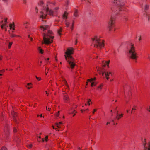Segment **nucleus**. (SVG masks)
Returning a JSON list of instances; mask_svg holds the SVG:
<instances>
[{
    "label": "nucleus",
    "mask_w": 150,
    "mask_h": 150,
    "mask_svg": "<svg viewBox=\"0 0 150 150\" xmlns=\"http://www.w3.org/2000/svg\"><path fill=\"white\" fill-rule=\"evenodd\" d=\"M73 48H68L67 50L65 52L66 54L64 55L65 59L68 62L69 66V67H68L72 69H73L76 65L75 59L71 56L73 54Z\"/></svg>",
    "instance_id": "1"
},
{
    "label": "nucleus",
    "mask_w": 150,
    "mask_h": 150,
    "mask_svg": "<svg viewBox=\"0 0 150 150\" xmlns=\"http://www.w3.org/2000/svg\"><path fill=\"white\" fill-rule=\"evenodd\" d=\"M52 33V32L50 30L48 31V33H43L42 34L43 38V41L42 44H50L52 42V39L54 38V36H52L50 34Z\"/></svg>",
    "instance_id": "2"
},
{
    "label": "nucleus",
    "mask_w": 150,
    "mask_h": 150,
    "mask_svg": "<svg viewBox=\"0 0 150 150\" xmlns=\"http://www.w3.org/2000/svg\"><path fill=\"white\" fill-rule=\"evenodd\" d=\"M128 50L129 57L133 59H136L137 57V53L135 52L134 44L132 43L130 44L128 47Z\"/></svg>",
    "instance_id": "3"
},
{
    "label": "nucleus",
    "mask_w": 150,
    "mask_h": 150,
    "mask_svg": "<svg viewBox=\"0 0 150 150\" xmlns=\"http://www.w3.org/2000/svg\"><path fill=\"white\" fill-rule=\"evenodd\" d=\"M94 47L101 48L104 46V42L101 41L97 36H95L94 38H92Z\"/></svg>",
    "instance_id": "4"
},
{
    "label": "nucleus",
    "mask_w": 150,
    "mask_h": 150,
    "mask_svg": "<svg viewBox=\"0 0 150 150\" xmlns=\"http://www.w3.org/2000/svg\"><path fill=\"white\" fill-rule=\"evenodd\" d=\"M114 3L116 4L117 7V9L116 10V13L118 14L119 11H124V7L125 4L122 0H114Z\"/></svg>",
    "instance_id": "5"
},
{
    "label": "nucleus",
    "mask_w": 150,
    "mask_h": 150,
    "mask_svg": "<svg viewBox=\"0 0 150 150\" xmlns=\"http://www.w3.org/2000/svg\"><path fill=\"white\" fill-rule=\"evenodd\" d=\"M115 18L112 16H111L110 18L109 21L108 22V27L110 31H111L112 28L114 26V21Z\"/></svg>",
    "instance_id": "6"
},
{
    "label": "nucleus",
    "mask_w": 150,
    "mask_h": 150,
    "mask_svg": "<svg viewBox=\"0 0 150 150\" xmlns=\"http://www.w3.org/2000/svg\"><path fill=\"white\" fill-rule=\"evenodd\" d=\"M49 4H48L47 5V7H45L43 8V10L45 11L46 13H47L49 14L51 16H52L53 15V11L49 9Z\"/></svg>",
    "instance_id": "7"
},
{
    "label": "nucleus",
    "mask_w": 150,
    "mask_h": 150,
    "mask_svg": "<svg viewBox=\"0 0 150 150\" xmlns=\"http://www.w3.org/2000/svg\"><path fill=\"white\" fill-rule=\"evenodd\" d=\"M143 150H150V142L149 143L148 146H146V142L143 143Z\"/></svg>",
    "instance_id": "8"
},
{
    "label": "nucleus",
    "mask_w": 150,
    "mask_h": 150,
    "mask_svg": "<svg viewBox=\"0 0 150 150\" xmlns=\"http://www.w3.org/2000/svg\"><path fill=\"white\" fill-rule=\"evenodd\" d=\"M40 13L41 15L40 16V18L42 19H45L47 15L45 14L42 11H41Z\"/></svg>",
    "instance_id": "9"
},
{
    "label": "nucleus",
    "mask_w": 150,
    "mask_h": 150,
    "mask_svg": "<svg viewBox=\"0 0 150 150\" xmlns=\"http://www.w3.org/2000/svg\"><path fill=\"white\" fill-rule=\"evenodd\" d=\"M49 26L47 25H45L44 26H40V28L43 31H45L48 29Z\"/></svg>",
    "instance_id": "10"
},
{
    "label": "nucleus",
    "mask_w": 150,
    "mask_h": 150,
    "mask_svg": "<svg viewBox=\"0 0 150 150\" xmlns=\"http://www.w3.org/2000/svg\"><path fill=\"white\" fill-rule=\"evenodd\" d=\"M74 16L75 17H78V11L77 9H75V10Z\"/></svg>",
    "instance_id": "11"
},
{
    "label": "nucleus",
    "mask_w": 150,
    "mask_h": 150,
    "mask_svg": "<svg viewBox=\"0 0 150 150\" xmlns=\"http://www.w3.org/2000/svg\"><path fill=\"white\" fill-rule=\"evenodd\" d=\"M69 98L67 94H66L65 95H64V100L65 101L67 102L69 100Z\"/></svg>",
    "instance_id": "12"
},
{
    "label": "nucleus",
    "mask_w": 150,
    "mask_h": 150,
    "mask_svg": "<svg viewBox=\"0 0 150 150\" xmlns=\"http://www.w3.org/2000/svg\"><path fill=\"white\" fill-rule=\"evenodd\" d=\"M109 74H111V72H105V77L107 80L109 79L108 76L109 75Z\"/></svg>",
    "instance_id": "13"
},
{
    "label": "nucleus",
    "mask_w": 150,
    "mask_h": 150,
    "mask_svg": "<svg viewBox=\"0 0 150 150\" xmlns=\"http://www.w3.org/2000/svg\"><path fill=\"white\" fill-rule=\"evenodd\" d=\"M118 117H117V116L116 117L115 119L117 118V120H119L121 118V117H123V114H120L119 115H118Z\"/></svg>",
    "instance_id": "14"
},
{
    "label": "nucleus",
    "mask_w": 150,
    "mask_h": 150,
    "mask_svg": "<svg viewBox=\"0 0 150 150\" xmlns=\"http://www.w3.org/2000/svg\"><path fill=\"white\" fill-rule=\"evenodd\" d=\"M38 50L39 51V52L41 54H43V50L42 49L40 48V47H39L38 48Z\"/></svg>",
    "instance_id": "15"
},
{
    "label": "nucleus",
    "mask_w": 150,
    "mask_h": 150,
    "mask_svg": "<svg viewBox=\"0 0 150 150\" xmlns=\"http://www.w3.org/2000/svg\"><path fill=\"white\" fill-rule=\"evenodd\" d=\"M65 25L67 27H69L70 25V23L69 22H67L66 20L65 21Z\"/></svg>",
    "instance_id": "16"
},
{
    "label": "nucleus",
    "mask_w": 150,
    "mask_h": 150,
    "mask_svg": "<svg viewBox=\"0 0 150 150\" xmlns=\"http://www.w3.org/2000/svg\"><path fill=\"white\" fill-rule=\"evenodd\" d=\"M62 28H60V29L57 31L59 35H61V32L62 31Z\"/></svg>",
    "instance_id": "17"
},
{
    "label": "nucleus",
    "mask_w": 150,
    "mask_h": 150,
    "mask_svg": "<svg viewBox=\"0 0 150 150\" xmlns=\"http://www.w3.org/2000/svg\"><path fill=\"white\" fill-rule=\"evenodd\" d=\"M62 122H59L58 123H56V125H57V126L58 128H60V125L62 124Z\"/></svg>",
    "instance_id": "18"
},
{
    "label": "nucleus",
    "mask_w": 150,
    "mask_h": 150,
    "mask_svg": "<svg viewBox=\"0 0 150 150\" xmlns=\"http://www.w3.org/2000/svg\"><path fill=\"white\" fill-rule=\"evenodd\" d=\"M98 71H99L100 74H101L102 76H103L105 74V72L103 71L98 70Z\"/></svg>",
    "instance_id": "19"
},
{
    "label": "nucleus",
    "mask_w": 150,
    "mask_h": 150,
    "mask_svg": "<svg viewBox=\"0 0 150 150\" xmlns=\"http://www.w3.org/2000/svg\"><path fill=\"white\" fill-rule=\"evenodd\" d=\"M96 79V78H91L90 79H88V81L90 82H91L93 80H95Z\"/></svg>",
    "instance_id": "20"
},
{
    "label": "nucleus",
    "mask_w": 150,
    "mask_h": 150,
    "mask_svg": "<svg viewBox=\"0 0 150 150\" xmlns=\"http://www.w3.org/2000/svg\"><path fill=\"white\" fill-rule=\"evenodd\" d=\"M27 146L28 148H31L32 146V144H27Z\"/></svg>",
    "instance_id": "21"
},
{
    "label": "nucleus",
    "mask_w": 150,
    "mask_h": 150,
    "mask_svg": "<svg viewBox=\"0 0 150 150\" xmlns=\"http://www.w3.org/2000/svg\"><path fill=\"white\" fill-rule=\"evenodd\" d=\"M68 13L66 11L64 13L63 15V17H65L67 16Z\"/></svg>",
    "instance_id": "22"
},
{
    "label": "nucleus",
    "mask_w": 150,
    "mask_h": 150,
    "mask_svg": "<svg viewBox=\"0 0 150 150\" xmlns=\"http://www.w3.org/2000/svg\"><path fill=\"white\" fill-rule=\"evenodd\" d=\"M13 43V42H10L9 43V44L8 45V48L10 49L11 48V45Z\"/></svg>",
    "instance_id": "23"
},
{
    "label": "nucleus",
    "mask_w": 150,
    "mask_h": 150,
    "mask_svg": "<svg viewBox=\"0 0 150 150\" xmlns=\"http://www.w3.org/2000/svg\"><path fill=\"white\" fill-rule=\"evenodd\" d=\"M103 84H101L99 86L97 87V89L99 90V89H101L102 88V86H103Z\"/></svg>",
    "instance_id": "24"
},
{
    "label": "nucleus",
    "mask_w": 150,
    "mask_h": 150,
    "mask_svg": "<svg viewBox=\"0 0 150 150\" xmlns=\"http://www.w3.org/2000/svg\"><path fill=\"white\" fill-rule=\"evenodd\" d=\"M148 9V6L147 5H146L145 6L144 9L145 11L147 10Z\"/></svg>",
    "instance_id": "25"
},
{
    "label": "nucleus",
    "mask_w": 150,
    "mask_h": 150,
    "mask_svg": "<svg viewBox=\"0 0 150 150\" xmlns=\"http://www.w3.org/2000/svg\"><path fill=\"white\" fill-rule=\"evenodd\" d=\"M90 102L91 103H92L91 100L90 99H89V100H87V103L89 105H90Z\"/></svg>",
    "instance_id": "26"
},
{
    "label": "nucleus",
    "mask_w": 150,
    "mask_h": 150,
    "mask_svg": "<svg viewBox=\"0 0 150 150\" xmlns=\"http://www.w3.org/2000/svg\"><path fill=\"white\" fill-rule=\"evenodd\" d=\"M14 23L13 22V24H10L9 25V26H10V29H12V28H13V25H14Z\"/></svg>",
    "instance_id": "27"
},
{
    "label": "nucleus",
    "mask_w": 150,
    "mask_h": 150,
    "mask_svg": "<svg viewBox=\"0 0 150 150\" xmlns=\"http://www.w3.org/2000/svg\"><path fill=\"white\" fill-rule=\"evenodd\" d=\"M144 16L145 17H146L147 18H148V19L149 20V16L148 15H147V14L146 13H144Z\"/></svg>",
    "instance_id": "28"
},
{
    "label": "nucleus",
    "mask_w": 150,
    "mask_h": 150,
    "mask_svg": "<svg viewBox=\"0 0 150 150\" xmlns=\"http://www.w3.org/2000/svg\"><path fill=\"white\" fill-rule=\"evenodd\" d=\"M110 62V60H109V61H108L106 62V64L108 66V67H109V64Z\"/></svg>",
    "instance_id": "29"
},
{
    "label": "nucleus",
    "mask_w": 150,
    "mask_h": 150,
    "mask_svg": "<svg viewBox=\"0 0 150 150\" xmlns=\"http://www.w3.org/2000/svg\"><path fill=\"white\" fill-rule=\"evenodd\" d=\"M69 4V1L68 0H67V2H66V6L67 7L68 5Z\"/></svg>",
    "instance_id": "30"
},
{
    "label": "nucleus",
    "mask_w": 150,
    "mask_h": 150,
    "mask_svg": "<svg viewBox=\"0 0 150 150\" xmlns=\"http://www.w3.org/2000/svg\"><path fill=\"white\" fill-rule=\"evenodd\" d=\"M96 84V83H95L94 82H93L91 83V86H95Z\"/></svg>",
    "instance_id": "31"
},
{
    "label": "nucleus",
    "mask_w": 150,
    "mask_h": 150,
    "mask_svg": "<svg viewBox=\"0 0 150 150\" xmlns=\"http://www.w3.org/2000/svg\"><path fill=\"white\" fill-rule=\"evenodd\" d=\"M1 150H7V149L5 147H3Z\"/></svg>",
    "instance_id": "32"
},
{
    "label": "nucleus",
    "mask_w": 150,
    "mask_h": 150,
    "mask_svg": "<svg viewBox=\"0 0 150 150\" xmlns=\"http://www.w3.org/2000/svg\"><path fill=\"white\" fill-rule=\"evenodd\" d=\"M7 18H5V19H4L5 23H7Z\"/></svg>",
    "instance_id": "33"
},
{
    "label": "nucleus",
    "mask_w": 150,
    "mask_h": 150,
    "mask_svg": "<svg viewBox=\"0 0 150 150\" xmlns=\"http://www.w3.org/2000/svg\"><path fill=\"white\" fill-rule=\"evenodd\" d=\"M13 88L12 86H11V87H9V89H10L12 91H13Z\"/></svg>",
    "instance_id": "34"
},
{
    "label": "nucleus",
    "mask_w": 150,
    "mask_h": 150,
    "mask_svg": "<svg viewBox=\"0 0 150 150\" xmlns=\"http://www.w3.org/2000/svg\"><path fill=\"white\" fill-rule=\"evenodd\" d=\"M35 77H36V78L38 80V81H40L41 79V78H39V77H38L36 76H35Z\"/></svg>",
    "instance_id": "35"
},
{
    "label": "nucleus",
    "mask_w": 150,
    "mask_h": 150,
    "mask_svg": "<svg viewBox=\"0 0 150 150\" xmlns=\"http://www.w3.org/2000/svg\"><path fill=\"white\" fill-rule=\"evenodd\" d=\"M59 115V111H58L57 113L56 114V115L57 117H58Z\"/></svg>",
    "instance_id": "36"
},
{
    "label": "nucleus",
    "mask_w": 150,
    "mask_h": 150,
    "mask_svg": "<svg viewBox=\"0 0 150 150\" xmlns=\"http://www.w3.org/2000/svg\"><path fill=\"white\" fill-rule=\"evenodd\" d=\"M11 36L12 37H14L15 36H17V35L14 34H12L11 35Z\"/></svg>",
    "instance_id": "37"
},
{
    "label": "nucleus",
    "mask_w": 150,
    "mask_h": 150,
    "mask_svg": "<svg viewBox=\"0 0 150 150\" xmlns=\"http://www.w3.org/2000/svg\"><path fill=\"white\" fill-rule=\"evenodd\" d=\"M75 39H76V41H75V44H76L77 42V37H76L75 38Z\"/></svg>",
    "instance_id": "38"
},
{
    "label": "nucleus",
    "mask_w": 150,
    "mask_h": 150,
    "mask_svg": "<svg viewBox=\"0 0 150 150\" xmlns=\"http://www.w3.org/2000/svg\"><path fill=\"white\" fill-rule=\"evenodd\" d=\"M43 4V2L41 1H40V3H39V5H40V6H41Z\"/></svg>",
    "instance_id": "39"
},
{
    "label": "nucleus",
    "mask_w": 150,
    "mask_h": 150,
    "mask_svg": "<svg viewBox=\"0 0 150 150\" xmlns=\"http://www.w3.org/2000/svg\"><path fill=\"white\" fill-rule=\"evenodd\" d=\"M45 140L46 141H47L48 140V136H46L45 137Z\"/></svg>",
    "instance_id": "40"
},
{
    "label": "nucleus",
    "mask_w": 150,
    "mask_h": 150,
    "mask_svg": "<svg viewBox=\"0 0 150 150\" xmlns=\"http://www.w3.org/2000/svg\"><path fill=\"white\" fill-rule=\"evenodd\" d=\"M38 10L37 7H36L35 8V11L37 13H38Z\"/></svg>",
    "instance_id": "41"
},
{
    "label": "nucleus",
    "mask_w": 150,
    "mask_h": 150,
    "mask_svg": "<svg viewBox=\"0 0 150 150\" xmlns=\"http://www.w3.org/2000/svg\"><path fill=\"white\" fill-rule=\"evenodd\" d=\"M13 132H16V128H14L13 130Z\"/></svg>",
    "instance_id": "42"
},
{
    "label": "nucleus",
    "mask_w": 150,
    "mask_h": 150,
    "mask_svg": "<svg viewBox=\"0 0 150 150\" xmlns=\"http://www.w3.org/2000/svg\"><path fill=\"white\" fill-rule=\"evenodd\" d=\"M32 84L31 83H28L27 84V85L28 86H30V85H32Z\"/></svg>",
    "instance_id": "43"
},
{
    "label": "nucleus",
    "mask_w": 150,
    "mask_h": 150,
    "mask_svg": "<svg viewBox=\"0 0 150 150\" xmlns=\"http://www.w3.org/2000/svg\"><path fill=\"white\" fill-rule=\"evenodd\" d=\"M1 28H2V29H3L4 28V25H3V24H2L1 26Z\"/></svg>",
    "instance_id": "44"
},
{
    "label": "nucleus",
    "mask_w": 150,
    "mask_h": 150,
    "mask_svg": "<svg viewBox=\"0 0 150 150\" xmlns=\"http://www.w3.org/2000/svg\"><path fill=\"white\" fill-rule=\"evenodd\" d=\"M5 71V70L3 69L2 70V71H0V73H3Z\"/></svg>",
    "instance_id": "45"
},
{
    "label": "nucleus",
    "mask_w": 150,
    "mask_h": 150,
    "mask_svg": "<svg viewBox=\"0 0 150 150\" xmlns=\"http://www.w3.org/2000/svg\"><path fill=\"white\" fill-rule=\"evenodd\" d=\"M149 109L148 108H147L146 109H147V110L149 111V112H150V106H149Z\"/></svg>",
    "instance_id": "46"
},
{
    "label": "nucleus",
    "mask_w": 150,
    "mask_h": 150,
    "mask_svg": "<svg viewBox=\"0 0 150 150\" xmlns=\"http://www.w3.org/2000/svg\"><path fill=\"white\" fill-rule=\"evenodd\" d=\"M96 111V109H94L93 110V114Z\"/></svg>",
    "instance_id": "47"
},
{
    "label": "nucleus",
    "mask_w": 150,
    "mask_h": 150,
    "mask_svg": "<svg viewBox=\"0 0 150 150\" xmlns=\"http://www.w3.org/2000/svg\"><path fill=\"white\" fill-rule=\"evenodd\" d=\"M23 3L25 4L26 3V0H23Z\"/></svg>",
    "instance_id": "48"
},
{
    "label": "nucleus",
    "mask_w": 150,
    "mask_h": 150,
    "mask_svg": "<svg viewBox=\"0 0 150 150\" xmlns=\"http://www.w3.org/2000/svg\"><path fill=\"white\" fill-rule=\"evenodd\" d=\"M63 18L64 19H66L67 18V16H66V17H63Z\"/></svg>",
    "instance_id": "49"
},
{
    "label": "nucleus",
    "mask_w": 150,
    "mask_h": 150,
    "mask_svg": "<svg viewBox=\"0 0 150 150\" xmlns=\"http://www.w3.org/2000/svg\"><path fill=\"white\" fill-rule=\"evenodd\" d=\"M74 26H73L71 25V27H70V28L71 30H72L73 29Z\"/></svg>",
    "instance_id": "50"
},
{
    "label": "nucleus",
    "mask_w": 150,
    "mask_h": 150,
    "mask_svg": "<svg viewBox=\"0 0 150 150\" xmlns=\"http://www.w3.org/2000/svg\"><path fill=\"white\" fill-rule=\"evenodd\" d=\"M52 127H53V129H55L56 130H57V128H54V126H52Z\"/></svg>",
    "instance_id": "51"
},
{
    "label": "nucleus",
    "mask_w": 150,
    "mask_h": 150,
    "mask_svg": "<svg viewBox=\"0 0 150 150\" xmlns=\"http://www.w3.org/2000/svg\"><path fill=\"white\" fill-rule=\"evenodd\" d=\"M6 24L7 23H5L4 24H3V25H4V26H7V27H8V26H7V25H6Z\"/></svg>",
    "instance_id": "52"
},
{
    "label": "nucleus",
    "mask_w": 150,
    "mask_h": 150,
    "mask_svg": "<svg viewBox=\"0 0 150 150\" xmlns=\"http://www.w3.org/2000/svg\"><path fill=\"white\" fill-rule=\"evenodd\" d=\"M64 82L65 84L66 85H67V81H64Z\"/></svg>",
    "instance_id": "53"
},
{
    "label": "nucleus",
    "mask_w": 150,
    "mask_h": 150,
    "mask_svg": "<svg viewBox=\"0 0 150 150\" xmlns=\"http://www.w3.org/2000/svg\"><path fill=\"white\" fill-rule=\"evenodd\" d=\"M32 87V86H30V87H28L27 88L28 89H30V88H31Z\"/></svg>",
    "instance_id": "54"
},
{
    "label": "nucleus",
    "mask_w": 150,
    "mask_h": 150,
    "mask_svg": "<svg viewBox=\"0 0 150 150\" xmlns=\"http://www.w3.org/2000/svg\"><path fill=\"white\" fill-rule=\"evenodd\" d=\"M74 21H73V22L72 23V26H74Z\"/></svg>",
    "instance_id": "55"
},
{
    "label": "nucleus",
    "mask_w": 150,
    "mask_h": 150,
    "mask_svg": "<svg viewBox=\"0 0 150 150\" xmlns=\"http://www.w3.org/2000/svg\"><path fill=\"white\" fill-rule=\"evenodd\" d=\"M42 142H44V138H42Z\"/></svg>",
    "instance_id": "56"
},
{
    "label": "nucleus",
    "mask_w": 150,
    "mask_h": 150,
    "mask_svg": "<svg viewBox=\"0 0 150 150\" xmlns=\"http://www.w3.org/2000/svg\"><path fill=\"white\" fill-rule=\"evenodd\" d=\"M3 1L6 2L7 1V0H2Z\"/></svg>",
    "instance_id": "57"
},
{
    "label": "nucleus",
    "mask_w": 150,
    "mask_h": 150,
    "mask_svg": "<svg viewBox=\"0 0 150 150\" xmlns=\"http://www.w3.org/2000/svg\"><path fill=\"white\" fill-rule=\"evenodd\" d=\"M88 110H89V109H86L84 110V111H88Z\"/></svg>",
    "instance_id": "58"
},
{
    "label": "nucleus",
    "mask_w": 150,
    "mask_h": 150,
    "mask_svg": "<svg viewBox=\"0 0 150 150\" xmlns=\"http://www.w3.org/2000/svg\"><path fill=\"white\" fill-rule=\"evenodd\" d=\"M3 21H2L1 22V23H2V24H3Z\"/></svg>",
    "instance_id": "59"
},
{
    "label": "nucleus",
    "mask_w": 150,
    "mask_h": 150,
    "mask_svg": "<svg viewBox=\"0 0 150 150\" xmlns=\"http://www.w3.org/2000/svg\"><path fill=\"white\" fill-rule=\"evenodd\" d=\"M139 41H140V40H141V37H139Z\"/></svg>",
    "instance_id": "60"
},
{
    "label": "nucleus",
    "mask_w": 150,
    "mask_h": 150,
    "mask_svg": "<svg viewBox=\"0 0 150 150\" xmlns=\"http://www.w3.org/2000/svg\"><path fill=\"white\" fill-rule=\"evenodd\" d=\"M110 124V122H107V123H106V125H108V124Z\"/></svg>",
    "instance_id": "61"
},
{
    "label": "nucleus",
    "mask_w": 150,
    "mask_h": 150,
    "mask_svg": "<svg viewBox=\"0 0 150 150\" xmlns=\"http://www.w3.org/2000/svg\"><path fill=\"white\" fill-rule=\"evenodd\" d=\"M40 139H38L37 140H38V141H40Z\"/></svg>",
    "instance_id": "62"
},
{
    "label": "nucleus",
    "mask_w": 150,
    "mask_h": 150,
    "mask_svg": "<svg viewBox=\"0 0 150 150\" xmlns=\"http://www.w3.org/2000/svg\"><path fill=\"white\" fill-rule=\"evenodd\" d=\"M118 111H117V115H118Z\"/></svg>",
    "instance_id": "63"
},
{
    "label": "nucleus",
    "mask_w": 150,
    "mask_h": 150,
    "mask_svg": "<svg viewBox=\"0 0 150 150\" xmlns=\"http://www.w3.org/2000/svg\"><path fill=\"white\" fill-rule=\"evenodd\" d=\"M111 121H112V122H114V120H111Z\"/></svg>",
    "instance_id": "64"
}]
</instances>
